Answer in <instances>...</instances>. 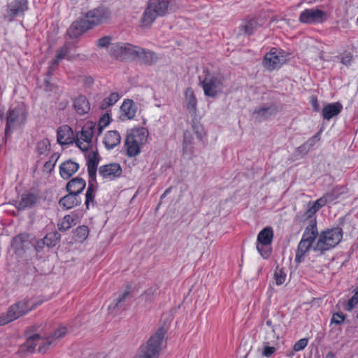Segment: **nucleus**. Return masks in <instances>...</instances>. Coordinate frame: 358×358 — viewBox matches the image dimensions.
<instances>
[{"instance_id": "nucleus-11", "label": "nucleus", "mask_w": 358, "mask_h": 358, "mask_svg": "<svg viewBox=\"0 0 358 358\" xmlns=\"http://www.w3.org/2000/svg\"><path fill=\"white\" fill-rule=\"evenodd\" d=\"M273 238V230L270 227L264 228L257 235L256 248L264 259H268L272 252Z\"/></svg>"}, {"instance_id": "nucleus-24", "label": "nucleus", "mask_w": 358, "mask_h": 358, "mask_svg": "<svg viewBox=\"0 0 358 358\" xmlns=\"http://www.w3.org/2000/svg\"><path fill=\"white\" fill-rule=\"evenodd\" d=\"M90 29L83 17L77 20L70 26L68 32L71 38H76Z\"/></svg>"}, {"instance_id": "nucleus-58", "label": "nucleus", "mask_w": 358, "mask_h": 358, "mask_svg": "<svg viewBox=\"0 0 358 358\" xmlns=\"http://www.w3.org/2000/svg\"><path fill=\"white\" fill-rule=\"evenodd\" d=\"M171 191V187H169L165 190V192L161 196V199H164L168 194H169Z\"/></svg>"}, {"instance_id": "nucleus-43", "label": "nucleus", "mask_w": 358, "mask_h": 358, "mask_svg": "<svg viewBox=\"0 0 358 358\" xmlns=\"http://www.w3.org/2000/svg\"><path fill=\"white\" fill-rule=\"evenodd\" d=\"M48 248L54 247L57 245V242L60 239V235L59 233L54 231L48 234L43 238Z\"/></svg>"}, {"instance_id": "nucleus-56", "label": "nucleus", "mask_w": 358, "mask_h": 358, "mask_svg": "<svg viewBox=\"0 0 358 358\" xmlns=\"http://www.w3.org/2000/svg\"><path fill=\"white\" fill-rule=\"evenodd\" d=\"M312 106L313 107V109L315 110V111H318L320 108H319V103H318V101L317 100V99H313L312 101Z\"/></svg>"}, {"instance_id": "nucleus-54", "label": "nucleus", "mask_w": 358, "mask_h": 358, "mask_svg": "<svg viewBox=\"0 0 358 358\" xmlns=\"http://www.w3.org/2000/svg\"><path fill=\"white\" fill-rule=\"evenodd\" d=\"M341 63L344 65H350L352 60V56L350 53H345L341 56Z\"/></svg>"}, {"instance_id": "nucleus-21", "label": "nucleus", "mask_w": 358, "mask_h": 358, "mask_svg": "<svg viewBox=\"0 0 358 358\" xmlns=\"http://www.w3.org/2000/svg\"><path fill=\"white\" fill-rule=\"evenodd\" d=\"M57 141L60 145H69L75 142L72 129L68 125H62L57 129Z\"/></svg>"}, {"instance_id": "nucleus-8", "label": "nucleus", "mask_w": 358, "mask_h": 358, "mask_svg": "<svg viewBox=\"0 0 358 358\" xmlns=\"http://www.w3.org/2000/svg\"><path fill=\"white\" fill-rule=\"evenodd\" d=\"M166 331L159 328L148 341L146 345L141 348L136 358H157Z\"/></svg>"}, {"instance_id": "nucleus-25", "label": "nucleus", "mask_w": 358, "mask_h": 358, "mask_svg": "<svg viewBox=\"0 0 358 358\" xmlns=\"http://www.w3.org/2000/svg\"><path fill=\"white\" fill-rule=\"evenodd\" d=\"M79 169V164L72 160H67L59 166V173L64 179L72 176Z\"/></svg>"}, {"instance_id": "nucleus-62", "label": "nucleus", "mask_w": 358, "mask_h": 358, "mask_svg": "<svg viewBox=\"0 0 358 358\" xmlns=\"http://www.w3.org/2000/svg\"><path fill=\"white\" fill-rule=\"evenodd\" d=\"M357 22H358V17H357Z\"/></svg>"}, {"instance_id": "nucleus-2", "label": "nucleus", "mask_w": 358, "mask_h": 358, "mask_svg": "<svg viewBox=\"0 0 358 358\" xmlns=\"http://www.w3.org/2000/svg\"><path fill=\"white\" fill-rule=\"evenodd\" d=\"M199 80L204 94L207 96L214 98L223 91L224 78L220 73H211L208 69H203L202 74L199 76Z\"/></svg>"}, {"instance_id": "nucleus-44", "label": "nucleus", "mask_w": 358, "mask_h": 358, "mask_svg": "<svg viewBox=\"0 0 358 358\" xmlns=\"http://www.w3.org/2000/svg\"><path fill=\"white\" fill-rule=\"evenodd\" d=\"M320 139V133H317L311 138H310L304 144L299 147L300 151H308L312 147H313L317 142Z\"/></svg>"}, {"instance_id": "nucleus-17", "label": "nucleus", "mask_w": 358, "mask_h": 358, "mask_svg": "<svg viewBox=\"0 0 358 358\" xmlns=\"http://www.w3.org/2000/svg\"><path fill=\"white\" fill-rule=\"evenodd\" d=\"M134 50V45L129 43H111L108 46V52L113 57L124 59L131 57Z\"/></svg>"}, {"instance_id": "nucleus-39", "label": "nucleus", "mask_w": 358, "mask_h": 358, "mask_svg": "<svg viewBox=\"0 0 358 358\" xmlns=\"http://www.w3.org/2000/svg\"><path fill=\"white\" fill-rule=\"evenodd\" d=\"M75 224V219L71 215H67L58 223V229L59 231H66Z\"/></svg>"}, {"instance_id": "nucleus-12", "label": "nucleus", "mask_w": 358, "mask_h": 358, "mask_svg": "<svg viewBox=\"0 0 358 358\" xmlns=\"http://www.w3.org/2000/svg\"><path fill=\"white\" fill-rule=\"evenodd\" d=\"M326 12L317 8H306L301 12L299 21L302 24H316L327 20Z\"/></svg>"}, {"instance_id": "nucleus-38", "label": "nucleus", "mask_w": 358, "mask_h": 358, "mask_svg": "<svg viewBox=\"0 0 358 358\" xmlns=\"http://www.w3.org/2000/svg\"><path fill=\"white\" fill-rule=\"evenodd\" d=\"M36 150L39 155L46 156L50 150V143L48 138L39 141L36 145Z\"/></svg>"}, {"instance_id": "nucleus-16", "label": "nucleus", "mask_w": 358, "mask_h": 358, "mask_svg": "<svg viewBox=\"0 0 358 358\" xmlns=\"http://www.w3.org/2000/svg\"><path fill=\"white\" fill-rule=\"evenodd\" d=\"M348 193V189L343 186H336L330 192H327L323 196L317 199V203L320 206H325L327 203H336L345 197Z\"/></svg>"}, {"instance_id": "nucleus-29", "label": "nucleus", "mask_w": 358, "mask_h": 358, "mask_svg": "<svg viewBox=\"0 0 358 358\" xmlns=\"http://www.w3.org/2000/svg\"><path fill=\"white\" fill-rule=\"evenodd\" d=\"M121 136L117 131H109L105 136L103 143L108 150L113 149L120 144Z\"/></svg>"}, {"instance_id": "nucleus-26", "label": "nucleus", "mask_w": 358, "mask_h": 358, "mask_svg": "<svg viewBox=\"0 0 358 358\" xmlns=\"http://www.w3.org/2000/svg\"><path fill=\"white\" fill-rule=\"evenodd\" d=\"M29 238V235L27 233L20 234L13 238L11 247L15 253L21 255L24 251V247Z\"/></svg>"}, {"instance_id": "nucleus-48", "label": "nucleus", "mask_w": 358, "mask_h": 358, "mask_svg": "<svg viewBox=\"0 0 358 358\" xmlns=\"http://www.w3.org/2000/svg\"><path fill=\"white\" fill-rule=\"evenodd\" d=\"M286 273L282 269L276 268L274 273V279L277 285H282L286 280Z\"/></svg>"}, {"instance_id": "nucleus-53", "label": "nucleus", "mask_w": 358, "mask_h": 358, "mask_svg": "<svg viewBox=\"0 0 358 358\" xmlns=\"http://www.w3.org/2000/svg\"><path fill=\"white\" fill-rule=\"evenodd\" d=\"M110 38L108 36H104L99 38L97 41V45L101 48L106 47L107 45H110Z\"/></svg>"}, {"instance_id": "nucleus-42", "label": "nucleus", "mask_w": 358, "mask_h": 358, "mask_svg": "<svg viewBox=\"0 0 358 358\" xmlns=\"http://www.w3.org/2000/svg\"><path fill=\"white\" fill-rule=\"evenodd\" d=\"M129 292L126 290L119 295L113 302L108 306L110 310H115L118 308H121L122 304L124 303L126 299L129 296Z\"/></svg>"}, {"instance_id": "nucleus-13", "label": "nucleus", "mask_w": 358, "mask_h": 358, "mask_svg": "<svg viewBox=\"0 0 358 358\" xmlns=\"http://www.w3.org/2000/svg\"><path fill=\"white\" fill-rule=\"evenodd\" d=\"M83 18L91 29L106 22L110 18V12L105 8H98L88 11Z\"/></svg>"}, {"instance_id": "nucleus-31", "label": "nucleus", "mask_w": 358, "mask_h": 358, "mask_svg": "<svg viewBox=\"0 0 358 358\" xmlns=\"http://www.w3.org/2000/svg\"><path fill=\"white\" fill-rule=\"evenodd\" d=\"M73 106L76 113L79 115L86 114L90 109V103L84 96H78L74 100Z\"/></svg>"}, {"instance_id": "nucleus-45", "label": "nucleus", "mask_w": 358, "mask_h": 358, "mask_svg": "<svg viewBox=\"0 0 358 358\" xmlns=\"http://www.w3.org/2000/svg\"><path fill=\"white\" fill-rule=\"evenodd\" d=\"M193 136L190 132L186 131L184 134L183 150L187 153L192 152Z\"/></svg>"}, {"instance_id": "nucleus-35", "label": "nucleus", "mask_w": 358, "mask_h": 358, "mask_svg": "<svg viewBox=\"0 0 358 358\" xmlns=\"http://www.w3.org/2000/svg\"><path fill=\"white\" fill-rule=\"evenodd\" d=\"M277 113V108L275 106L263 107L257 108L255 110L256 118L259 121H263L275 115Z\"/></svg>"}, {"instance_id": "nucleus-19", "label": "nucleus", "mask_w": 358, "mask_h": 358, "mask_svg": "<svg viewBox=\"0 0 358 358\" xmlns=\"http://www.w3.org/2000/svg\"><path fill=\"white\" fill-rule=\"evenodd\" d=\"M86 152L89 179L95 180L99 164L98 152L96 149H91Z\"/></svg>"}, {"instance_id": "nucleus-9", "label": "nucleus", "mask_w": 358, "mask_h": 358, "mask_svg": "<svg viewBox=\"0 0 358 358\" xmlns=\"http://www.w3.org/2000/svg\"><path fill=\"white\" fill-rule=\"evenodd\" d=\"M148 136V131L143 127L135 129L127 136L125 146L129 157H135L140 153L141 145L145 143Z\"/></svg>"}, {"instance_id": "nucleus-59", "label": "nucleus", "mask_w": 358, "mask_h": 358, "mask_svg": "<svg viewBox=\"0 0 358 358\" xmlns=\"http://www.w3.org/2000/svg\"><path fill=\"white\" fill-rule=\"evenodd\" d=\"M51 166H52L51 162H46L45 164V167L46 169L50 168ZM52 166H54V164H52Z\"/></svg>"}, {"instance_id": "nucleus-52", "label": "nucleus", "mask_w": 358, "mask_h": 358, "mask_svg": "<svg viewBox=\"0 0 358 358\" xmlns=\"http://www.w3.org/2000/svg\"><path fill=\"white\" fill-rule=\"evenodd\" d=\"M344 320L345 316L343 314L336 313L333 315L331 318V322L336 324H340L344 321Z\"/></svg>"}, {"instance_id": "nucleus-46", "label": "nucleus", "mask_w": 358, "mask_h": 358, "mask_svg": "<svg viewBox=\"0 0 358 358\" xmlns=\"http://www.w3.org/2000/svg\"><path fill=\"white\" fill-rule=\"evenodd\" d=\"M324 206H320L317 203V200H316L314 203H310L308 207L304 213V217L306 219L312 218L315 214Z\"/></svg>"}, {"instance_id": "nucleus-47", "label": "nucleus", "mask_w": 358, "mask_h": 358, "mask_svg": "<svg viewBox=\"0 0 358 358\" xmlns=\"http://www.w3.org/2000/svg\"><path fill=\"white\" fill-rule=\"evenodd\" d=\"M110 122V117L108 113L103 115L96 124V131L97 135H100L105 127H106Z\"/></svg>"}, {"instance_id": "nucleus-3", "label": "nucleus", "mask_w": 358, "mask_h": 358, "mask_svg": "<svg viewBox=\"0 0 358 358\" xmlns=\"http://www.w3.org/2000/svg\"><path fill=\"white\" fill-rule=\"evenodd\" d=\"M317 235V222L316 220L313 218L310 220L309 224L305 229L302 238L298 244L295 255V262L296 263L299 264L303 262Z\"/></svg>"}, {"instance_id": "nucleus-15", "label": "nucleus", "mask_w": 358, "mask_h": 358, "mask_svg": "<svg viewBox=\"0 0 358 358\" xmlns=\"http://www.w3.org/2000/svg\"><path fill=\"white\" fill-rule=\"evenodd\" d=\"M27 10V0H13L8 3L3 17L10 22L13 21L15 17L23 15Z\"/></svg>"}, {"instance_id": "nucleus-10", "label": "nucleus", "mask_w": 358, "mask_h": 358, "mask_svg": "<svg viewBox=\"0 0 358 358\" xmlns=\"http://www.w3.org/2000/svg\"><path fill=\"white\" fill-rule=\"evenodd\" d=\"M96 128V124L90 121L85 124L80 132L77 133L75 143L82 151L94 149L92 147V138L95 134H97Z\"/></svg>"}, {"instance_id": "nucleus-34", "label": "nucleus", "mask_w": 358, "mask_h": 358, "mask_svg": "<svg viewBox=\"0 0 358 358\" xmlns=\"http://www.w3.org/2000/svg\"><path fill=\"white\" fill-rule=\"evenodd\" d=\"M259 24L257 19H251L249 20H245L242 22L240 27V31L241 33L247 34L248 36L252 35L259 28Z\"/></svg>"}, {"instance_id": "nucleus-57", "label": "nucleus", "mask_w": 358, "mask_h": 358, "mask_svg": "<svg viewBox=\"0 0 358 358\" xmlns=\"http://www.w3.org/2000/svg\"><path fill=\"white\" fill-rule=\"evenodd\" d=\"M84 82L87 86H91L94 83V80L91 77H88L85 78Z\"/></svg>"}, {"instance_id": "nucleus-30", "label": "nucleus", "mask_w": 358, "mask_h": 358, "mask_svg": "<svg viewBox=\"0 0 358 358\" xmlns=\"http://www.w3.org/2000/svg\"><path fill=\"white\" fill-rule=\"evenodd\" d=\"M73 58V55L71 52L70 45L69 44H65L62 48H60L55 55V59L52 62V66L50 68H52L58 64L60 60L66 59L70 60Z\"/></svg>"}, {"instance_id": "nucleus-14", "label": "nucleus", "mask_w": 358, "mask_h": 358, "mask_svg": "<svg viewBox=\"0 0 358 358\" xmlns=\"http://www.w3.org/2000/svg\"><path fill=\"white\" fill-rule=\"evenodd\" d=\"M284 54L285 52L280 50L272 48L264 56L263 61L264 66L269 71L280 68L287 60Z\"/></svg>"}, {"instance_id": "nucleus-6", "label": "nucleus", "mask_w": 358, "mask_h": 358, "mask_svg": "<svg viewBox=\"0 0 358 358\" xmlns=\"http://www.w3.org/2000/svg\"><path fill=\"white\" fill-rule=\"evenodd\" d=\"M317 241L313 248L315 251L324 252L336 247L343 238V230L340 227L329 229L317 235Z\"/></svg>"}, {"instance_id": "nucleus-41", "label": "nucleus", "mask_w": 358, "mask_h": 358, "mask_svg": "<svg viewBox=\"0 0 358 358\" xmlns=\"http://www.w3.org/2000/svg\"><path fill=\"white\" fill-rule=\"evenodd\" d=\"M89 230L87 227L83 225L76 228L74 231V239L78 242L84 241L88 236Z\"/></svg>"}, {"instance_id": "nucleus-4", "label": "nucleus", "mask_w": 358, "mask_h": 358, "mask_svg": "<svg viewBox=\"0 0 358 358\" xmlns=\"http://www.w3.org/2000/svg\"><path fill=\"white\" fill-rule=\"evenodd\" d=\"M27 111L24 103L12 105L6 113L5 137L11 135L13 130L23 125L27 119Z\"/></svg>"}, {"instance_id": "nucleus-18", "label": "nucleus", "mask_w": 358, "mask_h": 358, "mask_svg": "<svg viewBox=\"0 0 358 358\" xmlns=\"http://www.w3.org/2000/svg\"><path fill=\"white\" fill-rule=\"evenodd\" d=\"M122 168L119 164L112 163L101 166L99 169V174L103 180H113L122 174Z\"/></svg>"}, {"instance_id": "nucleus-20", "label": "nucleus", "mask_w": 358, "mask_h": 358, "mask_svg": "<svg viewBox=\"0 0 358 358\" xmlns=\"http://www.w3.org/2000/svg\"><path fill=\"white\" fill-rule=\"evenodd\" d=\"M137 106L131 99L124 100L120 107V118L122 121L132 120L136 116Z\"/></svg>"}, {"instance_id": "nucleus-32", "label": "nucleus", "mask_w": 358, "mask_h": 358, "mask_svg": "<svg viewBox=\"0 0 358 358\" xmlns=\"http://www.w3.org/2000/svg\"><path fill=\"white\" fill-rule=\"evenodd\" d=\"M185 105L187 110L192 115L196 112L197 101L191 88H187L185 90Z\"/></svg>"}, {"instance_id": "nucleus-50", "label": "nucleus", "mask_w": 358, "mask_h": 358, "mask_svg": "<svg viewBox=\"0 0 358 358\" xmlns=\"http://www.w3.org/2000/svg\"><path fill=\"white\" fill-rule=\"evenodd\" d=\"M271 344H267L266 342L263 341L264 349L262 352V355L266 357H269L271 356L275 351V348L273 346H271Z\"/></svg>"}, {"instance_id": "nucleus-28", "label": "nucleus", "mask_w": 358, "mask_h": 358, "mask_svg": "<svg viewBox=\"0 0 358 358\" xmlns=\"http://www.w3.org/2000/svg\"><path fill=\"white\" fill-rule=\"evenodd\" d=\"M343 106L338 103H329L325 106L322 111L324 119L329 120L336 115H338L342 110Z\"/></svg>"}, {"instance_id": "nucleus-7", "label": "nucleus", "mask_w": 358, "mask_h": 358, "mask_svg": "<svg viewBox=\"0 0 358 358\" xmlns=\"http://www.w3.org/2000/svg\"><path fill=\"white\" fill-rule=\"evenodd\" d=\"M169 5V0H149L141 18V25L144 27H150L157 17L167 13Z\"/></svg>"}, {"instance_id": "nucleus-55", "label": "nucleus", "mask_w": 358, "mask_h": 358, "mask_svg": "<svg viewBox=\"0 0 358 358\" xmlns=\"http://www.w3.org/2000/svg\"><path fill=\"white\" fill-rule=\"evenodd\" d=\"M45 246H46V244L44 240L42 238L36 241L35 244V249L36 251L39 252L40 250H43Z\"/></svg>"}, {"instance_id": "nucleus-1", "label": "nucleus", "mask_w": 358, "mask_h": 358, "mask_svg": "<svg viewBox=\"0 0 358 358\" xmlns=\"http://www.w3.org/2000/svg\"><path fill=\"white\" fill-rule=\"evenodd\" d=\"M66 334V328L65 327H60L47 337L35 334L27 339L25 343L20 346V350L22 353H31L35 351L36 346L38 345L37 352L45 353L50 345L55 344Z\"/></svg>"}, {"instance_id": "nucleus-60", "label": "nucleus", "mask_w": 358, "mask_h": 358, "mask_svg": "<svg viewBox=\"0 0 358 358\" xmlns=\"http://www.w3.org/2000/svg\"><path fill=\"white\" fill-rule=\"evenodd\" d=\"M196 134L197 137H198L199 138H200V139H201V138H202V135H201V133H199V131H198V130H196Z\"/></svg>"}, {"instance_id": "nucleus-51", "label": "nucleus", "mask_w": 358, "mask_h": 358, "mask_svg": "<svg viewBox=\"0 0 358 358\" xmlns=\"http://www.w3.org/2000/svg\"><path fill=\"white\" fill-rule=\"evenodd\" d=\"M308 339L301 338L294 345V350L296 352L303 350L308 345Z\"/></svg>"}, {"instance_id": "nucleus-49", "label": "nucleus", "mask_w": 358, "mask_h": 358, "mask_svg": "<svg viewBox=\"0 0 358 358\" xmlns=\"http://www.w3.org/2000/svg\"><path fill=\"white\" fill-rule=\"evenodd\" d=\"M358 303V290H357L353 296L348 300L345 306V310L350 311Z\"/></svg>"}, {"instance_id": "nucleus-22", "label": "nucleus", "mask_w": 358, "mask_h": 358, "mask_svg": "<svg viewBox=\"0 0 358 358\" xmlns=\"http://www.w3.org/2000/svg\"><path fill=\"white\" fill-rule=\"evenodd\" d=\"M263 331L265 333L264 341L267 344H275L279 339V334L277 331V325L273 324L271 320L266 322L263 327Z\"/></svg>"}, {"instance_id": "nucleus-5", "label": "nucleus", "mask_w": 358, "mask_h": 358, "mask_svg": "<svg viewBox=\"0 0 358 358\" xmlns=\"http://www.w3.org/2000/svg\"><path fill=\"white\" fill-rule=\"evenodd\" d=\"M41 302H36L31 299H24L9 307L7 312L0 316V325H5L28 312L41 304Z\"/></svg>"}, {"instance_id": "nucleus-36", "label": "nucleus", "mask_w": 358, "mask_h": 358, "mask_svg": "<svg viewBox=\"0 0 358 358\" xmlns=\"http://www.w3.org/2000/svg\"><path fill=\"white\" fill-rule=\"evenodd\" d=\"M96 179L88 180V187L85 194V205L87 208H89L90 203H94V199L96 195Z\"/></svg>"}, {"instance_id": "nucleus-37", "label": "nucleus", "mask_w": 358, "mask_h": 358, "mask_svg": "<svg viewBox=\"0 0 358 358\" xmlns=\"http://www.w3.org/2000/svg\"><path fill=\"white\" fill-rule=\"evenodd\" d=\"M36 196L32 194H23L17 207L20 210L31 208L36 202Z\"/></svg>"}, {"instance_id": "nucleus-61", "label": "nucleus", "mask_w": 358, "mask_h": 358, "mask_svg": "<svg viewBox=\"0 0 358 358\" xmlns=\"http://www.w3.org/2000/svg\"><path fill=\"white\" fill-rule=\"evenodd\" d=\"M327 356L329 357H334V355L331 353V352H329Z\"/></svg>"}, {"instance_id": "nucleus-33", "label": "nucleus", "mask_w": 358, "mask_h": 358, "mask_svg": "<svg viewBox=\"0 0 358 358\" xmlns=\"http://www.w3.org/2000/svg\"><path fill=\"white\" fill-rule=\"evenodd\" d=\"M80 202L81 200L77 195L69 193V194L64 196L59 200V203L66 209H71L80 204Z\"/></svg>"}, {"instance_id": "nucleus-23", "label": "nucleus", "mask_w": 358, "mask_h": 358, "mask_svg": "<svg viewBox=\"0 0 358 358\" xmlns=\"http://www.w3.org/2000/svg\"><path fill=\"white\" fill-rule=\"evenodd\" d=\"M131 57L138 58L141 62L146 64H151L155 62L157 58L154 52L137 46H134Z\"/></svg>"}, {"instance_id": "nucleus-40", "label": "nucleus", "mask_w": 358, "mask_h": 358, "mask_svg": "<svg viewBox=\"0 0 358 358\" xmlns=\"http://www.w3.org/2000/svg\"><path fill=\"white\" fill-rule=\"evenodd\" d=\"M120 98L117 92H112L108 96L106 97L101 103L102 109L113 106Z\"/></svg>"}, {"instance_id": "nucleus-27", "label": "nucleus", "mask_w": 358, "mask_h": 358, "mask_svg": "<svg viewBox=\"0 0 358 358\" xmlns=\"http://www.w3.org/2000/svg\"><path fill=\"white\" fill-rule=\"evenodd\" d=\"M86 186L85 181L79 177L71 180L66 185V189L69 193L74 195H78L83 191Z\"/></svg>"}]
</instances>
